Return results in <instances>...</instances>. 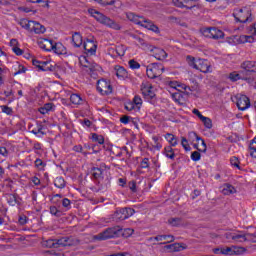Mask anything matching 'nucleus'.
<instances>
[{
  "label": "nucleus",
  "mask_w": 256,
  "mask_h": 256,
  "mask_svg": "<svg viewBox=\"0 0 256 256\" xmlns=\"http://www.w3.org/2000/svg\"><path fill=\"white\" fill-rule=\"evenodd\" d=\"M186 61L189 65V67H192L193 69H197V60H195V57L187 56Z\"/></svg>",
  "instance_id": "42"
},
{
  "label": "nucleus",
  "mask_w": 256,
  "mask_h": 256,
  "mask_svg": "<svg viewBox=\"0 0 256 256\" xmlns=\"http://www.w3.org/2000/svg\"><path fill=\"white\" fill-rule=\"evenodd\" d=\"M169 247H173V251H176V252L184 251V249H186V247L181 244H174V245H170Z\"/></svg>",
  "instance_id": "55"
},
{
  "label": "nucleus",
  "mask_w": 256,
  "mask_h": 256,
  "mask_svg": "<svg viewBox=\"0 0 256 256\" xmlns=\"http://www.w3.org/2000/svg\"><path fill=\"white\" fill-rule=\"evenodd\" d=\"M91 139L95 143H99V145H103L105 143V138L103 137V135H99L97 133H92Z\"/></svg>",
  "instance_id": "35"
},
{
  "label": "nucleus",
  "mask_w": 256,
  "mask_h": 256,
  "mask_svg": "<svg viewBox=\"0 0 256 256\" xmlns=\"http://www.w3.org/2000/svg\"><path fill=\"white\" fill-rule=\"evenodd\" d=\"M72 43L74 47H80L81 45H83V36H81V33L75 32L72 35Z\"/></svg>",
  "instance_id": "23"
},
{
  "label": "nucleus",
  "mask_w": 256,
  "mask_h": 256,
  "mask_svg": "<svg viewBox=\"0 0 256 256\" xmlns=\"http://www.w3.org/2000/svg\"><path fill=\"white\" fill-rule=\"evenodd\" d=\"M133 233H135V230H133L132 228H126L124 229V231H122L121 235H123V237H131Z\"/></svg>",
  "instance_id": "51"
},
{
  "label": "nucleus",
  "mask_w": 256,
  "mask_h": 256,
  "mask_svg": "<svg viewBox=\"0 0 256 256\" xmlns=\"http://www.w3.org/2000/svg\"><path fill=\"white\" fill-rule=\"evenodd\" d=\"M246 241L256 243V229L252 232L246 231Z\"/></svg>",
  "instance_id": "37"
},
{
  "label": "nucleus",
  "mask_w": 256,
  "mask_h": 256,
  "mask_svg": "<svg viewBox=\"0 0 256 256\" xmlns=\"http://www.w3.org/2000/svg\"><path fill=\"white\" fill-rule=\"evenodd\" d=\"M91 172H92V177L94 179H103V169L99 167H93L91 169Z\"/></svg>",
  "instance_id": "31"
},
{
  "label": "nucleus",
  "mask_w": 256,
  "mask_h": 256,
  "mask_svg": "<svg viewBox=\"0 0 256 256\" xmlns=\"http://www.w3.org/2000/svg\"><path fill=\"white\" fill-rule=\"evenodd\" d=\"M132 103L137 107V109H140L141 105H143V99H141L140 96L136 95Z\"/></svg>",
  "instance_id": "44"
},
{
  "label": "nucleus",
  "mask_w": 256,
  "mask_h": 256,
  "mask_svg": "<svg viewBox=\"0 0 256 256\" xmlns=\"http://www.w3.org/2000/svg\"><path fill=\"white\" fill-rule=\"evenodd\" d=\"M31 133H33L34 135H45V132H43V125L38 124L37 128L31 130Z\"/></svg>",
  "instance_id": "43"
},
{
  "label": "nucleus",
  "mask_w": 256,
  "mask_h": 256,
  "mask_svg": "<svg viewBox=\"0 0 256 256\" xmlns=\"http://www.w3.org/2000/svg\"><path fill=\"white\" fill-rule=\"evenodd\" d=\"M46 28L45 26H43L41 23L37 22V21H33L32 22V28L30 29V33L35 32L36 35H41L43 33H45Z\"/></svg>",
  "instance_id": "19"
},
{
  "label": "nucleus",
  "mask_w": 256,
  "mask_h": 256,
  "mask_svg": "<svg viewBox=\"0 0 256 256\" xmlns=\"http://www.w3.org/2000/svg\"><path fill=\"white\" fill-rule=\"evenodd\" d=\"M70 101L73 103V105H81V102L83 101L81 99V96L79 94H72L70 96Z\"/></svg>",
  "instance_id": "39"
},
{
  "label": "nucleus",
  "mask_w": 256,
  "mask_h": 256,
  "mask_svg": "<svg viewBox=\"0 0 256 256\" xmlns=\"http://www.w3.org/2000/svg\"><path fill=\"white\" fill-rule=\"evenodd\" d=\"M196 0H172L175 7L185 8V9H193L195 7Z\"/></svg>",
  "instance_id": "16"
},
{
  "label": "nucleus",
  "mask_w": 256,
  "mask_h": 256,
  "mask_svg": "<svg viewBox=\"0 0 256 256\" xmlns=\"http://www.w3.org/2000/svg\"><path fill=\"white\" fill-rule=\"evenodd\" d=\"M8 203H9V205H11L12 207H15V205H17V195H15V194H10V195H9V199H8Z\"/></svg>",
  "instance_id": "45"
},
{
  "label": "nucleus",
  "mask_w": 256,
  "mask_h": 256,
  "mask_svg": "<svg viewBox=\"0 0 256 256\" xmlns=\"http://www.w3.org/2000/svg\"><path fill=\"white\" fill-rule=\"evenodd\" d=\"M168 224L171 225V227H183L185 222L182 220V218L172 217L168 219Z\"/></svg>",
  "instance_id": "22"
},
{
  "label": "nucleus",
  "mask_w": 256,
  "mask_h": 256,
  "mask_svg": "<svg viewBox=\"0 0 256 256\" xmlns=\"http://www.w3.org/2000/svg\"><path fill=\"white\" fill-rule=\"evenodd\" d=\"M192 161H201V153L199 151H194L191 154Z\"/></svg>",
  "instance_id": "53"
},
{
  "label": "nucleus",
  "mask_w": 256,
  "mask_h": 256,
  "mask_svg": "<svg viewBox=\"0 0 256 256\" xmlns=\"http://www.w3.org/2000/svg\"><path fill=\"white\" fill-rule=\"evenodd\" d=\"M236 105L239 109V111H247L251 107V100H249V97L246 95H240L237 98Z\"/></svg>",
  "instance_id": "13"
},
{
  "label": "nucleus",
  "mask_w": 256,
  "mask_h": 256,
  "mask_svg": "<svg viewBox=\"0 0 256 256\" xmlns=\"http://www.w3.org/2000/svg\"><path fill=\"white\" fill-rule=\"evenodd\" d=\"M200 121H202L204 127H206V129H211L213 127V121H211V118L209 117H203Z\"/></svg>",
  "instance_id": "41"
},
{
  "label": "nucleus",
  "mask_w": 256,
  "mask_h": 256,
  "mask_svg": "<svg viewBox=\"0 0 256 256\" xmlns=\"http://www.w3.org/2000/svg\"><path fill=\"white\" fill-rule=\"evenodd\" d=\"M233 241H239V243L247 242V232L234 233Z\"/></svg>",
  "instance_id": "25"
},
{
  "label": "nucleus",
  "mask_w": 256,
  "mask_h": 256,
  "mask_svg": "<svg viewBox=\"0 0 256 256\" xmlns=\"http://www.w3.org/2000/svg\"><path fill=\"white\" fill-rule=\"evenodd\" d=\"M230 163L233 167H237V169H239V159L237 157H232L230 159Z\"/></svg>",
  "instance_id": "57"
},
{
  "label": "nucleus",
  "mask_w": 256,
  "mask_h": 256,
  "mask_svg": "<svg viewBox=\"0 0 256 256\" xmlns=\"http://www.w3.org/2000/svg\"><path fill=\"white\" fill-rule=\"evenodd\" d=\"M129 189L132 191V193H137V182L135 181H130L128 183Z\"/></svg>",
  "instance_id": "54"
},
{
  "label": "nucleus",
  "mask_w": 256,
  "mask_h": 256,
  "mask_svg": "<svg viewBox=\"0 0 256 256\" xmlns=\"http://www.w3.org/2000/svg\"><path fill=\"white\" fill-rule=\"evenodd\" d=\"M73 151H75L76 153H82V155H84V157H87V155H88V153L83 150V146H81V145L74 146Z\"/></svg>",
  "instance_id": "46"
},
{
  "label": "nucleus",
  "mask_w": 256,
  "mask_h": 256,
  "mask_svg": "<svg viewBox=\"0 0 256 256\" xmlns=\"http://www.w3.org/2000/svg\"><path fill=\"white\" fill-rule=\"evenodd\" d=\"M222 193L223 195H233V193H237V190L231 184H224Z\"/></svg>",
  "instance_id": "27"
},
{
  "label": "nucleus",
  "mask_w": 256,
  "mask_h": 256,
  "mask_svg": "<svg viewBox=\"0 0 256 256\" xmlns=\"http://www.w3.org/2000/svg\"><path fill=\"white\" fill-rule=\"evenodd\" d=\"M88 13L91 15V17H94L98 23H101L110 29H114V31H121V25L117 24V22L111 20V18L105 16L103 13L93 8L88 9Z\"/></svg>",
  "instance_id": "2"
},
{
  "label": "nucleus",
  "mask_w": 256,
  "mask_h": 256,
  "mask_svg": "<svg viewBox=\"0 0 256 256\" xmlns=\"http://www.w3.org/2000/svg\"><path fill=\"white\" fill-rule=\"evenodd\" d=\"M83 48L86 55H95L97 53V44L93 40L87 39L84 41Z\"/></svg>",
  "instance_id": "14"
},
{
  "label": "nucleus",
  "mask_w": 256,
  "mask_h": 256,
  "mask_svg": "<svg viewBox=\"0 0 256 256\" xmlns=\"http://www.w3.org/2000/svg\"><path fill=\"white\" fill-rule=\"evenodd\" d=\"M233 17L237 23H251L253 18H251V10L249 8L236 9L233 13Z\"/></svg>",
  "instance_id": "6"
},
{
  "label": "nucleus",
  "mask_w": 256,
  "mask_h": 256,
  "mask_svg": "<svg viewBox=\"0 0 256 256\" xmlns=\"http://www.w3.org/2000/svg\"><path fill=\"white\" fill-rule=\"evenodd\" d=\"M38 45H39L40 49H43L44 51H51L53 49L55 43H53V40L44 38L38 42Z\"/></svg>",
  "instance_id": "18"
},
{
  "label": "nucleus",
  "mask_w": 256,
  "mask_h": 256,
  "mask_svg": "<svg viewBox=\"0 0 256 256\" xmlns=\"http://www.w3.org/2000/svg\"><path fill=\"white\" fill-rule=\"evenodd\" d=\"M200 32L202 33V35L204 37H207L208 39H211V28H202L200 30Z\"/></svg>",
  "instance_id": "52"
},
{
  "label": "nucleus",
  "mask_w": 256,
  "mask_h": 256,
  "mask_svg": "<svg viewBox=\"0 0 256 256\" xmlns=\"http://www.w3.org/2000/svg\"><path fill=\"white\" fill-rule=\"evenodd\" d=\"M34 165L38 171H44L45 167H47V163L43 162L40 158L35 160Z\"/></svg>",
  "instance_id": "36"
},
{
  "label": "nucleus",
  "mask_w": 256,
  "mask_h": 256,
  "mask_svg": "<svg viewBox=\"0 0 256 256\" xmlns=\"http://www.w3.org/2000/svg\"><path fill=\"white\" fill-rule=\"evenodd\" d=\"M249 149H250V155L251 157H255L256 158V137L251 140L250 144H249Z\"/></svg>",
  "instance_id": "40"
},
{
  "label": "nucleus",
  "mask_w": 256,
  "mask_h": 256,
  "mask_svg": "<svg viewBox=\"0 0 256 256\" xmlns=\"http://www.w3.org/2000/svg\"><path fill=\"white\" fill-rule=\"evenodd\" d=\"M73 245V238L62 237L60 239H48L42 240V247H47L48 249H59V247H71Z\"/></svg>",
  "instance_id": "3"
},
{
  "label": "nucleus",
  "mask_w": 256,
  "mask_h": 256,
  "mask_svg": "<svg viewBox=\"0 0 256 256\" xmlns=\"http://www.w3.org/2000/svg\"><path fill=\"white\" fill-rule=\"evenodd\" d=\"M135 104L133 103V102H130V103H128V104H126L125 105V109L127 110V111H133V109H135Z\"/></svg>",
  "instance_id": "64"
},
{
  "label": "nucleus",
  "mask_w": 256,
  "mask_h": 256,
  "mask_svg": "<svg viewBox=\"0 0 256 256\" xmlns=\"http://www.w3.org/2000/svg\"><path fill=\"white\" fill-rule=\"evenodd\" d=\"M18 222L20 223V225H25L27 223V216L25 215L19 216Z\"/></svg>",
  "instance_id": "63"
},
{
  "label": "nucleus",
  "mask_w": 256,
  "mask_h": 256,
  "mask_svg": "<svg viewBox=\"0 0 256 256\" xmlns=\"http://www.w3.org/2000/svg\"><path fill=\"white\" fill-rule=\"evenodd\" d=\"M142 95L145 99H155V91H153V85L149 82L142 83L141 85Z\"/></svg>",
  "instance_id": "12"
},
{
  "label": "nucleus",
  "mask_w": 256,
  "mask_h": 256,
  "mask_svg": "<svg viewBox=\"0 0 256 256\" xmlns=\"http://www.w3.org/2000/svg\"><path fill=\"white\" fill-rule=\"evenodd\" d=\"M164 155L165 157H167L168 159H175V150L173 149L172 146H166L164 148Z\"/></svg>",
  "instance_id": "32"
},
{
  "label": "nucleus",
  "mask_w": 256,
  "mask_h": 256,
  "mask_svg": "<svg viewBox=\"0 0 256 256\" xmlns=\"http://www.w3.org/2000/svg\"><path fill=\"white\" fill-rule=\"evenodd\" d=\"M97 3L103 7H107V5H115V0H97Z\"/></svg>",
  "instance_id": "47"
},
{
  "label": "nucleus",
  "mask_w": 256,
  "mask_h": 256,
  "mask_svg": "<svg viewBox=\"0 0 256 256\" xmlns=\"http://www.w3.org/2000/svg\"><path fill=\"white\" fill-rule=\"evenodd\" d=\"M126 17L128 21H131L135 25H140V27H144V29H148V31H152L153 33H161L159 27L153 23V21L145 18V16L137 15L133 12L126 13Z\"/></svg>",
  "instance_id": "1"
},
{
  "label": "nucleus",
  "mask_w": 256,
  "mask_h": 256,
  "mask_svg": "<svg viewBox=\"0 0 256 256\" xmlns=\"http://www.w3.org/2000/svg\"><path fill=\"white\" fill-rule=\"evenodd\" d=\"M147 49L158 61H165L167 59V52H165L162 48L149 45Z\"/></svg>",
  "instance_id": "10"
},
{
  "label": "nucleus",
  "mask_w": 256,
  "mask_h": 256,
  "mask_svg": "<svg viewBox=\"0 0 256 256\" xmlns=\"http://www.w3.org/2000/svg\"><path fill=\"white\" fill-rule=\"evenodd\" d=\"M114 71L118 79H127L129 77V73L123 66H115Z\"/></svg>",
  "instance_id": "20"
},
{
  "label": "nucleus",
  "mask_w": 256,
  "mask_h": 256,
  "mask_svg": "<svg viewBox=\"0 0 256 256\" xmlns=\"http://www.w3.org/2000/svg\"><path fill=\"white\" fill-rule=\"evenodd\" d=\"M243 75H245L244 73H241V70L240 72H232L229 74V79L230 81H239V80H243Z\"/></svg>",
  "instance_id": "34"
},
{
  "label": "nucleus",
  "mask_w": 256,
  "mask_h": 256,
  "mask_svg": "<svg viewBox=\"0 0 256 256\" xmlns=\"http://www.w3.org/2000/svg\"><path fill=\"white\" fill-rule=\"evenodd\" d=\"M150 241H164L161 245H166V243H173L175 241V236L173 235H158L149 239Z\"/></svg>",
  "instance_id": "17"
},
{
  "label": "nucleus",
  "mask_w": 256,
  "mask_h": 256,
  "mask_svg": "<svg viewBox=\"0 0 256 256\" xmlns=\"http://www.w3.org/2000/svg\"><path fill=\"white\" fill-rule=\"evenodd\" d=\"M247 248L240 246H230L221 248V255H243Z\"/></svg>",
  "instance_id": "9"
},
{
  "label": "nucleus",
  "mask_w": 256,
  "mask_h": 256,
  "mask_svg": "<svg viewBox=\"0 0 256 256\" xmlns=\"http://www.w3.org/2000/svg\"><path fill=\"white\" fill-rule=\"evenodd\" d=\"M19 25L23 29H26V31H31V28L33 26V20L21 19Z\"/></svg>",
  "instance_id": "29"
},
{
  "label": "nucleus",
  "mask_w": 256,
  "mask_h": 256,
  "mask_svg": "<svg viewBox=\"0 0 256 256\" xmlns=\"http://www.w3.org/2000/svg\"><path fill=\"white\" fill-rule=\"evenodd\" d=\"M141 169H149V158H144L140 163Z\"/></svg>",
  "instance_id": "56"
},
{
  "label": "nucleus",
  "mask_w": 256,
  "mask_h": 256,
  "mask_svg": "<svg viewBox=\"0 0 256 256\" xmlns=\"http://www.w3.org/2000/svg\"><path fill=\"white\" fill-rule=\"evenodd\" d=\"M130 37H132V39H135V41L137 42V45H140V47H144V49H147L149 47V44H147V42H145V40L135 34H130Z\"/></svg>",
  "instance_id": "30"
},
{
  "label": "nucleus",
  "mask_w": 256,
  "mask_h": 256,
  "mask_svg": "<svg viewBox=\"0 0 256 256\" xmlns=\"http://www.w3.org/2000/svg\"><path fill=\"white\" fill-rule=\"evenodd\" d=\"M0 155H2V157H9V150H7L6 147L1 146Z\"/></svg>",
  "instance_id": "59"
},
{
  "label": "nucleus",
  "mask_w": 256,
  "mask_h": 256,
  "mask_svg": "<svg viewBox=\"0 0 256 256\" xmlns=\"http://www.w3.org/2000/svg\"><path fill=\"white\" fill-rule=\"evenodd\" d=\"M123 232V228L121 226H114L107 228L102 233H99L95 236V239L98 241H105L107 239H116L117 237H121V233Z\"/></svg>",
  "instance_id": "4"
},
{
  "label": "nucleus",
  "mask_w": 256,
  "mask_h": 256,
  "mask_svg": "<svg viewBox=\"0 0 256 256\" xmlns=\"http://www.w3.org/2000/svg\"><path fill=\"white\" fill-rule=\"evenodd\" d=\"M241 73H244V75H251V73H256V61H244L241 64Z\"/></svg>",
  "instance_id": "11"
},
{
  "label": "nucleus",
  "mask_w": 256,
  "mask_h": 256,
  "mask_svg": "<svg viewBox=\"0 0 256 256\" xmlns=\"http://www.w3.org/2000/svg\"><path fill=\"white\" fill-rule=\"evenodd\" d=\"M54 185L55 187H57L58 189H65V179H63V177H57L54 180Z\"/></svg>",
  "instance_id": "38"
},
{
  "label": "nucleus",
  "mask_w": 256,
  "mask_h": 256,
  "mask_svg": "<svg viewBox=\"0 0 256 256\" xmlns=\"http://www.w3.org/2000/svg\"><path fill=\"white\" fill-rule=\"evenodd\" d=\"M62 205L63 207H65L66 209H70L71 208V200H69L68 198H64L62 200Z\"/></svg>",
  "instance_id": "60"
},
{
  "label": "nucleus",
  "mask_w": 256,
  "mask_h": 256,
  "mask_svg": "<svg viewBox=\"0 0 256 256\" xmlns=\"http://www.w3.org/2000/svg\"><path fill=\"white\" fill-rule=\"evenodd\" d=\"M129 121H131V117H129V116H122L120 118V122L123 123L124 125L129 124Z\"/></svg>",
  "instance_id": "62"
},
{
  "label": "nucleus",
  "mask_w": 256,
  "mask_h": 256,
  "mask_svg": "<svg viewBox=\"0 0 256 256\" xmlns=\"http://www.w3.org/2000/svg\"><path fill=\"white\" fill-rule=\"evenodd\" d=\"M190 137H195L196 141H201V147L198 149V151H201L202 153H205L207 151V144L205 143V140H203L201 137L197 135L195 132L190 133Z\"/></svg>",
  "instance_id": "26"
},
{
  "label": "nucleus",
  "mask_w": 256,
  "mask_h": 256,
  "mask_svg": "<svg viewBox=\"0 0 256 256\" xmlns=\"http://www.w3.org/2000/svg\"><path fill=\"white\" fill-rule=\"evenodd\" d=\"M223 37H225V33H223V31H221L220 29H217L215 27L211 28V37L210 39H223Z\"/></svg>",
  "instance_id": "24"
},
{
  "label": "nucleus",
  "mask_w": 256,
  "mask_h": 256,
  "mask_svg": "<svg viewBox=\"0 0 256 256\" xmlns=\"http://www.w3.org/2000/svg\"><path fill=\"white\" fill-rule=\"evenodd\" d=\"M2 112L6 113V115H11L13 113V109L9 106H1Z\"/></svg>",
  "instance_id": "58"
},
{
  "label": "nucleus",
  "mask_w": 256,
  "mask_h": 256,
  "mask_svg": "<svg viewBox=\"0 0 256 256\" xmlns=\"http://www.w3.org/2000/svg\"><path fill=\"white\" fill-rule=\"evenodd\" d=\"M181 145L185 149V151H191V146H189V142L187 141V138L182 137Z\"/></svg>",
  "instance_id": "50"
},
{
  "label": "nucleus",
  "mask_w": 256,
  "mask_h": 256,
  "mask_svg": "<svg viewBox=\"0 0 256 256\" xmlns=\"http://www.w3.org/2000/svg\"><path fill=\"white\" fill-rule=\"evenodd\" d=\"M40 71H55V66H53L49 61H42Z\"/></svg>",
  "instance_id": "33"
},
{
  "label": "nucleus",
  "mask_w": 256,
  "mask_h": 256,
  "mask_svg": "<svg viewBox=\"0 0 256 256\" xmlns=\"http://www.w3.org/2000/svg\"><path fill=\"white\" fill-rule=\"evenodd\" d=\"M163 71H165V67L159 63H152L146 68V75L149 79H157V77H161L163 75Z\"/></svg>",
  "instance_id": "7"
},
{
  "label": "nucleus",
  "mask_w": 256,
  "mask_h": 256,
  "mask_svg": "<svg viewBox=\"0 0 256 256\" xmlns=\"http://www.w3.org/2000/svg\"><path fill=\"white\" fill-rule=\"evenodd\" d=\"M56 55H66L67 54V48L63 46L61 42L54 43V47L52 49Z\"/></svg>",
  "instance_id": "21"
},
{
  "label": "nucleus",
  "mask_w": 256,
  "mask_h": 256,
  "mask_svg": "<svg viewBox=\"0 0 256 256\" xmlns=\"http://www.w3.org/2000/svg\"><path fill=\"white\" fill-rule=\"evenodd\" d=\"M196 69L201 73H211V63L205 59H198Z\"/></svg>",
  "instance_id": "15"
},
{
  "label": "nucleus",
  "mask_w": 256,
  "mask_h": 256,
  "mask_svg": "<svg viewBox=\"0 0 256 256\" xmlns=\"http://www.w3.org/2000/svg\"><path fill=\"white\" fill-rule=\"evenodd\" d=\"M128 65L130 67V69H140L141 64H139V62L135 61V60H129Z\"/></svg>",
  "instance_id": "49"
},
{
  "label": "nucleus",
  "mask_w": 256,
  "mask_h": 256,
  "mask_svg": "<svg viewBox=\"0 0 256 256\" xmlns=\"http://www.w3.org/2000/svg\"><path fill=\"white\" fill-rule=\"evenodd\" d=\"M135 215V209L133 208H119L112 215V220L115 223H119L121 221H125V219H129V217H133Z\"/></svg>",
  "instance_id": "5"
},
{
  "label": "nucleus",
  "mask_w": 256,
  "mask_h": 256,
  "mask_svg": "<svg viewBox=\"0 0 256 256\" xmlns=\"http://www.w3.org/2000/svg\"><path fill=\"white\" fill-rule=\"evenodd\" d=\"M165 139L168 141V143H170V147H177L178 139L175 135H173L171 133H167L165 135Z\"/></svg>",
  "instance_id": "28"
},
{
  "label": "nucleus",
  "mask_w": 256,
  "mask_h": 256,
  "mask_svg": "<svg viewBox=\"0 0 256 256\" xmlns=\"http://www.w3.org/2000/svg\"><path fill=\"white\" fill-rule=\"evenodd\" d=\"M97 91H99L101 95H111V93H113V87L111 86V82L105 79L98 80Z\"/></svg>",
  "instance_id": "8"
},
{
  "label": "nucleus",
  "mask_w": 256,
  "mask_h": 256,
  "mask_svg": "<svg viewBox=\"0 0 256 256\" xmlns=\"http://www.w3.org/2000/svg\"><path fill=\"white\" fill-rule=\"evenodd\" d=\"M242 81H247L250 85H253V83H255V77L251 75H242Z\"/></svg>",
  "instance_id": "48"
},
{
  "label": "nucleus",
  "mask_w": 256,
  "mask_h": 256,
  "mask_svg": "<svg viewBox=\"0 0 256 256\" xmlns=\"http://www.w3.org/2000/svg\"><path fill=\"white\" fill-rule=\"evenodd\" d=\"M12 51L13 53H15V55H18V56L23 55V51L18 46L12 47Z\"/></svg>",
  "instance_id": "61"
}]
</instances>
